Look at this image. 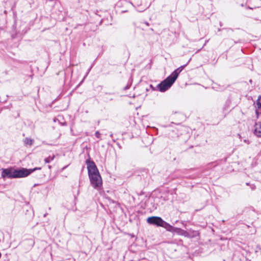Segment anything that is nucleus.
<instances>
[{"mask_svg":"<svg viewBox=\"0 0 261 261\" xmlns=\"http://www.w3.org/2000/svg\"><path fill=\"white\" fill-rule=\"evenodd\" d=\"M161 227L166 228V230L168 231L174 232L175 231V228H176V227H173L172 226H171L170 224L165 222V221H163Z\"/></svg>","mask_w":261,"mask_h":261,"instance_id":"6e6552de","label":"nucleus"},{"mask_svg":"<svg viewBox=\"0 0 261 261\" xmlns=\"http://www.w3.org/2000/svg\"><path fill=\"white\" fill-rule=\"evenodd\" d=\"M54 158V156L53 155V156H49L48 158H46L45 159H44V161H45V163H49V162H50L51 161L53 160Z\"/></svg>","mask_w":261,"mask_h":261,"instance_id":"f8f14e48","label":"nucleus"},{"mask_svg":"<svg viewBox=\"0 0 261 261\" xmlns=\"http://www.w3.org/2000/svg\"><path fill=\"white\" fill-rule=\"evenodd\" d=\"M87 169L88 175H93L99 174V171L96 166V164H87Z\"/></svg>","mask_w":261,"mask_h":261,"instance_id":"39448f33","label":"nucleus"},{"mask_svg":"<svg viewBox=\"0 0 261 261\" xmlns=\"http://www.w3.org/2000/svg\"><path fill=\"white\" fill-rule=\"evenodd\" d=\"M246 184V185H247V186L250 185V184H249V182H247Z\"/></svg>","mask_w":261,"mask_h":261,"instance_id":"393cba45","label":"nucleus"},{"mask_svg":"<svg viewBox=\"0 0 261 261\" xmlns=\"http://www.w3.org/2000/svg\"><path fill=\"white\" fill-rule=\"evenodd\" d=\"M255 113H256V114L257 115H258V111H256Z\"/></svg>","mask_w":261,"mask_h":261,"instance_id":"5701e85b","label":"nucleus"},{"mask_svg":"<svg viewBox=\"0 0 261 261\" xmlns=\"http://www.w3.org/2000/svg\"><path fill=\"white\" fill-rule=\"evenodd\" d=\"M256 127L254 130V134L258 137H261V122L255 123Z\"/></svg>","mask_w":261,"mask_h":261,"instance_id":"0eeeda50","label":"nucleus"},{"mask_svg":"<svg viewBox=\"0 0 261 261\" xmlns=\"http://www.w3.org/2000/svg\"><path fill=\"white\" fill-rule=\"evenodd\" d=\"M85 163H94V162L93 161H90V160H86Z\"/></svg>","mask_w":261,"mask_h":261,"instance_id":"2eb2a0df","label":"nucleus"},{"mask_svg":"<svg viewBox=\"0 0 261 261\" xmlns=\"http://www.w3.org/2000/svg\"><path fill=\"white\" fill-rule=\"evenodd\" d=\"M244 142H245V143H247V144H249V141H248V140H246V139H245V140H244Z\"/></svg>","mask_w":261,"mask_h":261,"instance_id":"f3484780","label":"nucleus"},{"mask_svg":"<svg viewBox=\"0 0 261 261\" xmlns=\"http://www.w3.org/2000/svg\"><path fill=\"white\" fill-rule=\"evenodd\" d=\"M23 141L25 146L30 147L33 145L34 140V139L30 138H25V139H24Z\"/></svg>","mask_w":261,"mask_h":261,"instance_id":"9d476101","label":"nucleus"},{"mask_svg":"<svg viewBox=\"0 0 261 261\" xmlns=\"http://www.w3.org/2000/svg\"><path fill=\"white\" fill-rule=\"evenodd\" d=\"M50 167H50V166H49V165H48V168H49V169H50Z\"/></svg>","mask_w":261,"mask_h":261,"instance_id":"a878e982","label":"nucleus"},{"mask_svg":"<svg viewBox=\"0 0 261 261\" xmlns=\"http://www.w3.org/2000/svg\"><path fill=\"white\" fill-rule=\"evenodd\" d=\"M95 136L97 138H100V134L99 132V131H96L95 133Z\"/></svg>","mask_w":261,"mask_h":261,"instance_id":"ddd939ff","label":"nucleus"},{"mask_svg":"<svg viewBox=\"0 0 261 261\" xmlns=\"http://www.w3.org/2000/svg\"><path fill=\"white\" fill-rule=\"evenodd\" d=\"M251 188L252 189H255V186L252 185V186H251Z\"/></svg>","mask_w":261,"mask_h":261,"instance_id":"6ab92c4d","label":"nucleus"},{"mask_svg":"<svg viewBox=\"0 0 261 261\" xmlns=\"http://www.w3.org/2000/svg\"><path fill=\"white\" fill-rule=\"evenodd\" d=\"M41 168H34L33 169H27L24 168H14L10 167L3 169L2 176L5 178H20L28 176L34 171L40 170Z\"/></svg>","mask_w":261,"mask_h":261,"instance_id":"f257e3e1","label":"nucleus"},{"mask_svg":"<svg viewBox=\"0 0 261 261\" xmlns=\"http://www.w3.org/2000/svg\"><path fill=\"white\" fill-rule=\"evenodd\" d=\"M176 80L173 78L171 74L167 76L165 80L162 81L156 86L158 91L161 92H164L168 90L174 83Z\"/></svg>","mask_w":261,"mask_h":261,"instance_id":"f03ea898","label":"nucleus"},{"mask_svg":"<svg viewBox=\"0 0 261 261\" xmlns=\"http://www.w3.org/2000/svg\"><path fill=\"white\" fill-rule=\"evenodd\" d=\"M92 66H91V67H90V68L88 69V72H87V74H88L89 73V71H90V70H91V69L92 68Z\"/></svg>","mask_w":261,"mask_h":261,"instance_id":"a211bd4d","label":"nucleus"},{"mask_svg":"<svg viewBox=\"0 0 261 261\" xmlns=\"http://www.w3.org/2000/svg\"><path fill=\"white\" fill-rule=\"evenodd\" d=\"M256 105L257 106V108L258 110H261V95H259L258 97V98L256 102Z\"/></svg>","mask_w":261,"mask_h":261,"instance_id":"9b49d317","label":"nucleus"},{"mask_svg":"<svg viewBox=\"0 0 261 261\" xmlns=\"http://www.w3.org/2000/svg\"><path fill=\"white\" fill-rule=\"evenodd\" d=\"M190 62V60L188 62V63L184 65L180 66L177 68L175 70H174L171 74V75L176 80L177 79L179 73L185 69L186 66L188 65V63Z\"/></svg>","mask_w":261,"mask_h":261,"instance_id":"423d86ee","label":"nucleus"},{"mask_svg":"<svg viewBox=\"0 0 261 261\" xmlns=\"http://www.w3.org/2000/svg\"><path fill=\"white\" fill-rule=\"evenodd\" d=\"M149 87H150V88H151V89H152V90L153 91H156V90H158V89H157V88H156V87H153L152 85H149Z\"/></svg>","mask_w":261,"mask_h":261,"instance_id":"4468645a","label":"nucleus"},{"mask_svg":"<svg viewBox=\"0 0 261 261\" xmlns=\"http://www.w3.org/2000/svg\"><path fill=\"white\" fill-rule=\"evenodd\" d=\"M46 215H47V213L43 215V217H45L46 216Z\"/></svg>","mask_w":261,"mask_h":261,"instance_id":"b1692460","label":"nucleus"},{"mask_svg":"<svg viewBox=\"0 0 261 261\" xmlns=\"http://www.w3.org/2000/svg\"><path fill=\"white\" fill-rule=\"evenodd\" d=\"M175 232L177 233V234H179V235H181V236H185L186 237H189V233L185 230H183L180 228H177L176 227V228H175V231H174Z\"/></svg>","mask_w":261,"mask_h":261,"instance_id":"1a4fd4ad","label":"nucleus"},{"mask_svg":"<svg viewBox=\"0 0 261 261\" xmlns=\"http://www.w3.org/2000/svg\"><path fill=\"white\" fill-rule=\"evenodd\" d=\"M172 132L173 133H175V134H176V130H173L172 131Z\"/></svg>","mask_w":261,"mask_h":261,"instance_id":"412c9836","label":"nucleus"},{"mask_svg":"<svg viewBox=\"0 0 261 261\" xmlns=\"http://www.w3.org/2000/svg\"><path fill=\"white\" fill-rule=\"evenodd\" d=\"M91 185L95 189L100 190L102 184V178L100 174L89 175Z\"/></svg>","mask_w":261,"mask_h":261,"instance_id":"7ed1b4c3","label":"nucleus"},{"mask_svg":"<svg viewBox=\"0 0 261 261\" xmlns=\"http://www.w3.org/2000/svg\"><path fill=\"white\" fill-rule=\"evenodd\" d=\"M146 90L147 91H148L149 90V89H148V88H146Z\"/></svg>","mask_w":261,"mask_h":261,"instance_id":"bb28decb","label":"nucleus"},{"mask_svg":"<svg viewBox=\"0 0 261 261\" xmlns=\"http://www.w3.org/2000/svg\"><path fill=\"white\" fill-rule=\"evenodd\" d=\"M163 220L160 217L152 216L148 217L147 219V222L152 225H155L158 226H161Z\"/></svg>","mask_w":261,"mask_h":261,"instance_id":"20e7f679","label":"nucleus"},{"mask_svg":"<svg viewBox=\"0 0 261 261\" xmlns=\"http://www.w3.org/2000/svg\"><path fill=\"white\" fill-rule=\"evenodd\" d=\"M227 30H230V31H231L232 32H233V29H227Z\"/></svg>","mask_w":261,"mask_h":261,"instance_id":"4be33fe9","label":"nucleus"},{"mask_svg":"<svg viewBox=\"0 0 261 261\" xmlns=\"http://www.w3.org/2000/svg\"><path fill=\"white\" fill-rule=\"evenodd\" d=\"M238 136H239L240 138L241 137V136L240 135V134H238Z\"/></svg>","mask_w":261,"mask_h":261,"instance_id":"cd10ccee","label":"nucleus"},{"mask_svg":"<svg viewBox=\"0 0 261 261\" xmlns=\"http://www.w3.org/2000/svg\"><path fill=\"white\" fill-rule=\"evenodd\" d=\"M130 87V86L127 85L124 88V90H126L127 89H128Z\"/></svg>","mask_w":261,"mask_h":261,"instance_id":"dca6fc26","label":"nucleus"},{"mask_svg":"<svg viewBox=\"0 0 261 261\" xmlns=\"http://www.w3.org/2000/svg\"><path fill=\"white\" fill-rule=\"evenodd\" d=\"M144 23L146 25H149V23L148 22H145Z\"/></svg>","mask_w":261,"mask_h":261,"instance_id":"aec40b11","label":"nucleus"}]
</instances>
